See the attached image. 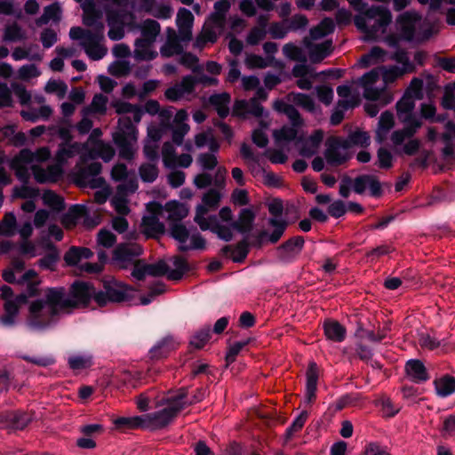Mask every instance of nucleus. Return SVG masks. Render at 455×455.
<instances>
[{
    "mask_svg": "<svg viewBox=\"0 0 455 455\" xmlns=\"http://www.w3.org/2000/svg\"><path fill=\"white\" fill-rule=\"evenodd\" d=\"M97 292L92 283L78 279L68 290L63 286L49 287L44 299L30 303L25 324L32 331H46L58 323L61 312L87 307L92 299L95 301Z\"/></svg>",
    "mask_w": 455,
    "mask_h": 455,
    "instance_id": "1",
    "label": "nucleus"
},
{
    "mask_svg": "<svg viewBox=\"0 0 455 455\" xmlns=\"http://www.w3.org/2000/svg\"><path fill=\"white\" fill-rule=\"evenodd\" d=\"M76 1L81 3L84 25L94 28V31L81 27H72L69 30V37L71 40L79 41L80 46L91 60H101L108 53V48L103 44L105 25L102 21V11L92 0Z\"/></svg>",
    "mask_w": 455,
    "mask_h": 455,
    "instance_id": "2",
    "label": "nucleus"
},
{
    "mask_svg": "<svg viewBox=\"0 0 455 455\" xmlns=\"http://www.w3.org/2000/svg\"><path fill=\"white\" fill-rule=\"evenodd\" d=\"M188 258H159L156 262L148 263L141 258H112L116 265L123 268L131 266V275L138 281L147 276L163 277L170 281H180L184 275L192 270Z\"/></svg>",
    "mask_w": 455,
    "mask_h": 455,
    "instance_id": "3",
    "label": "nucleus"
},
{
    "mask_svg": "<svg viewBox=\"0 0 455 455\" xmlns=\"http://www.w3.org/2000/svg\"><path fill=\"white\" fill-rule=\"evenodd\" d=\"M269 213L272 215L267 220V225L273 228L271 233L267 230H260L257 235L246 236L236 244L226 245L223 247L224 253H230V256H247L251 248L259 249L270 243H276L283 236L287 221L282 219L283 206L281 200L275 199L267 204Z\"/></svg>",
    "mask_w": 455,
    "mask_h": 455,
    "instance_id": "4",
    "label": "nucleus"
},
{
    "mask_svg": "<svg viewBox=\"0 0 455 455\" xmlns=\"http://www.w3.org/2000/svg\"><path fill=\"white\" fill-rule=\"evenodd\" d=\"M223 195L220 188H210L202 196V202L196 207L194 221L198 225L202 231L210 230L217 236L226 242H229L234 237V233L230 227L221 224L217 215H210L211 211L219 208Z\"/></svg>",
    "mask_w": 455,
    "mask_h": 455,
    "instance_id": "5",
    "label": "nucleus"
},
{
    "mask_svg": "<svg viewBox=\"0 0 455 455\" xmlns=\"http://www.w3.org/2000/svg\"><path fill=\"white\" fill-rule=\"evenodd\" d=\"M391 22V12L382 5H368L354 17V23L363 33L364 40H377L387 32Z\"/></svg>",
    "mask_w": 455,
    "mask_h": 455,
    "instance_id": "6",
    "label": "nucleus"
},
{
    "mask_svg": "<svg viewBox=\"0 0 455 455\" xmlns=\"http://www.w3.org/2000/svg\"><path fill=\"white\" fill-rule=\"evenodd\" d=\"M118 126L119 131L114 134L113 140L118 148L119 156L130 161L137 151L138 131L129 116L119 118Z\"/></svg>",
    "mask_w": 455,
    "mask_h": 455,
    "instance_id": "7",
    "label": "nucleus"
},
{
    "mask_svg": "<svg viewBox=\"0 0 455 455\" xmlns=\"http://www.w3.org/2000/svg\"><path fill=\"white\" fill-rule=\"evenodd\" d=\"M106 20L109 29L108 36L112 41H119L125 36L124 28L135 31L137 20L133 12L126 10H116L105 5Z\"/></svg>",
    "mask_w": 455,
    "mask_h": 455,
    "instance_id": "8",
    "label": "nucleus"
},
{
    "mask_svg": "<svg viewBox=\"0 0 455 455\" xmlns=\"http://www.w3.org/2000/svg\"><path fill=\"white\" fill-rule=\"evenodd\" d=\"M134 289L115 279L103 281V291H98L95 302L99 307H104L108 302L121 303L131 301Z\"/></svg>",
    "mask_w": 455,
    "mask_h": 455,
    "instance_id": "9",
    "label": "nucleus"
},
{
    "mask_svg": "<svg viewBox=\"0 0 455 455\" xmlns=\"http://www.w3.org/2000/svg\"><path fill=\"white\" fill-rule=\"evenodd\" d=\"M421 21V17L415 12H405L396 19V29L400 38L405 41H426L433 35L431 28L426 29L423 33L416 34V28Z\"/></svg>",
    "mask_w": 455,
    "mask_h": 455,
    "instance_id": "10",
    "label": "nucleus"
},
{
    "mask_svg": "<svg viewBox=\"0 0 455 455\" xmlns=\"http://www.w3.org/2000/svg\"><path fill=\"white\" fill-rule=\"evenodd\" d=\"M86 162L87 161H83L81 156L80 161L76 164L72 173L75 183L84 188H101L104 184V179L99 176L102 170L101 164L92 162L85 165Z\"/></svg>",
    "mask_w": 455,
    "mask_h": 455,
    "instance_id": "11",
    "label": "nucleus"
},
{
    "mask_svg": "<svg viewBox=\"0 0 455 455\" xmlns=\"http://www.w3.org/2000/svg\"><path fill=\"white\" fill-rule=\"evenodd\" d=\"M379 81V70L371 69L360 78V84L363 89V97L373 101H379L380 105L386 106L393 100V94L382 84L377 86Z\"/></svg>",
    "mask_w": 455,
    "mask_h": 455,
    "instance_id": "12",
    "label": "nucleus"
},
{
    "mask_svg": "<svg viewBox=\"0 0 455 455\" xmlns=\"http://www.w3.org/2000/svg\"><path fill=\"white\" fill-rule=\"evenodd\" d=\"M148 215L142 218L140 232L147 239H159L166 231L165 225L160 221L163 216V206L158 203L148 205Z\"/></svg>",
    "mask_w": 455,
    "mask_h": 455,
    "instance_id": "13",
    "label": "nucleus"
},
{
    "mask_svg": "<svg viewBox=\"0 0 455 455\" xmlns=\"http://www.w3.org/2000/svg\"><path fill=\"white\" fill-rule=\"evenodd\" d=\"M171 235L180 243V248L183 251H204L206 248V240L198 232L189 235V231L181 222L170 225Z\"/></svg>",
    "mask_w": 455,
    "mask_h": 455,
    "instance_id": "14",
    "label": "nucleus"
},
{
    "mask_svg": "<svg viewBox=\"0 0 455 455\" xmlns=\"http://www.w3.org/2000/svg\"><path fill=\"white\" fill-rule=\"evenodd\" d=\"M323 155L327 163L334 166L341 165L351 158L349 148L344 139L336 136L326 140Z\"/></svg>",
    "mask_w": 455,
    "mask_h": 455,
    "instance_id": "15",
    "label": "nucleus"
},
{
    "mask_svg": "<svg viewBox=\"0 0 455 455\" xmlns=\"http://www.w3.org/2000/svg\"><path fill=\"white\" fill-rule=\"evenodd\" d=\"M29 298L21 291L12 300L4 304V314L0 316V324L4 327L12 328L16 324V317L19 315L20 307L28 302Z\"/></svg>",
    "mask_w": 455,
    "mask_h": 455,
    "instance_id": "16",
    "label": "nucleus"
},
{
    "mask_svg": "<svg viewBox=\"0 0 455 455\" xmlns=\"http://www.w3.org/2000/svg\"><path fill=\"white\" fill-rule=\"evenodd\" d=\"M196 84V77L193 76H186L180 83L169 87L164 92V96L168 100L172 102L188 99V96L195 92Z\"/></svg>",
    "mask_w": 455,
    "mask_h": 455,
    "instance_id": "17",
    "label": "nucleus"
},
{
    "mask_svg": "<svg viewBox=\"0 0 455 455\" xmlns=\"http://www.w3.org/2000/svg\"><path fill=\"white\" fill-rule=\"evenodd\" d=\"M225 24L208 18L204 22L201 33L194 43L196 48L203 49L207 43H215L219 36L223 32Z\"/></svg>",
    "mask_w": 455,
    "mask_h": 455,
    "instance_id": "18",
    "label": "nucleus"
},
{
    "mask_svg": "<svg viewBox=\"0 0 455 455\" xmlns=\"http://www.w3.org/2000/svg\"><path fill=\"white\" fill-rule=\"evenodd\" d=\"M353 189L356 194L362 195L369 189L371 196L379 197L382 195V188L379 179L374 175L363 174L353 180Z\"/></svg>",
    "mask_w": 455,
    "mask_h": 455,
    "instance_id": "19",
    "label": "nucleus"
},
{
    "mask_svg": "<svg viewBox=\"0 0 455 455\" xmlns=\"http://www.w3.org/2000/svg\"><path fill=\"white\" fill-rule=\"evenodd\" d=\"M33 419L30 413L22 411H4L0 412V424L16 430L24 429Z\"/></svg>",
    "mask_w": 455,
    "mask_h": 455,
    "instance_id": "20",
    "label": "nucleus"
},
{
    "mask_svg": "<svg viewBox=\"0 0 455 455\" xmlns=\"http://www.w3.org/2000/svg\"><path fill=\"white\" fill-rule=\"evenodd\" d=\"M323 140V132L315 130L309 137L303 138L302 134L298 138L296 145L300 156L311 157L315 155Z\"/></svg>",
    "mask_w": 455,
    "mask_h": 455,
    "instance_id": "21",
    "label": "nucleus"
},
{
    "mask_svg": "<svg viewBox=\"0 0 455 455\" xmlns=\"http://www.w3.org/2000/svg\"><path fill=\"white\" fill-rule=\"evenodd\" d=\"M145 421L144 429H161L167 427L176 417L173 411L165 407L153 413L142 415Z\"/></svg>",
    "mask_w": 455,
    "mask_h": 455,
    "instance_id": "22",
    "label": "nucleus"
},
{
    "mask_svg": "<svg viewBox=\"0 0 455 455\" xmlns=\"http://www.w3.org/2000/svg\"><path fill=\"white\" fill-rule=\"evenodd\" d=\"M136 189L137 184L132 181L117 186V194L111 199V204L119 215L126 216L130 213L131 210L125 196L128 193H133Z\"/></svg>",
    "mask_w": 455,
    "mask_h": 455,
    "instance_id": "23",
    "label": "nucleus"
},
{
    "mask_svg": "<svg viewBox=\"0 0 455 455\" xmlns=\"http://www.w3.org/2000/svg\"><path fill=\"white\" fill-rule=\"evenodd\" d=\"M31 171L34 179L40 184L56 182L62 176V168L59 164H51L46 169L38 164H33Z\"/></svg>",
    "mask_w": 455,
    "mask_h": 455,
    "instance_id": "24",
    "label": "nucleus"
},
{
    "mask_svg": "<svg viewBox=\"0 0 455 455\" xmlns=\"http://www.w3.org/2000/svg\"><path fill=\"white\" fill-rule=\"evenodd\" d=\"M31 156L28 149H22L10 161V168L14 171L16 177L23 183L28 182L30 174L28 164H31L28 159Z\"/></svg>",
    "mask_w": 455,
    "mask_h": 455,
    "instance_id": "25",
    "label": "nucleus"
},
{
    "mask_svg": "<svg viewBox=\"0 0 455 455\" xmlns=\"http://www.w3.org/2000/svg\"><path fill=\"white\" fill-rule=\"evenodd\" d=\"M115 156V149L109 143L103 140L95 141L88 151L82 155L83 161L94 160L101 158L105 162H109Z\"/></svg>",
    "mask_w": 455,
    "mask_h": 455,
    "instance_id": "26",
    "label": "nucleus"
},
{
    "mask_svg": "<svg viewBox=\"0 0 455 455\" xmlns=\"http://www.w3.org/2000/svg\"><path fill=\"white\" fill-rule=\"evenodd\" d=\"M193 22L194 16L189 10L186 8H180L178 11L176 24L180 40L183 42H188L192 39Z\"/></svg>",
    "mask_w": 455,
    "mask_h": 455,
    "instance_id": "27",
    "label": "nucleus"
},
{
    "mask_svg": "<svg viewBox=\"0 0 455 455\" xmlns=\"http://www.w3.org/2000/svg\"><path fill=\"white\" fill-rule=\"evenodd\" d=\"M404 370L408 378L416 384L425 383L430 379L426 366L419 359L408 360Z\"/></svg>",
    "mask_w": 455,
    "mask_h": 455,
    "instance_id": "28",
    "label": "nucleus"
},
{
    "mask_svg": "<svg viewBox=\"0 0 455 455\" xmlns=\"http://www.w3.org/2000/svg\"><path fill=\"white\" fill-rule=\"evenodd\" d=\"M180 41V35H177L173 28H168L166 29V41L160 48L162 57L170 58L181 54L183 52V46Z\"/></svg>",
    "mask_w": 455,
    "mask_h": 455,
    "instance_id": "29",
    "label": "nucleus"
},
{
    "mask_svg": "<svg viewBox=\"0 0 455 455\" xmlns=\"http://www.w3.org/2000/svg\"><path fill=\"white\" fill-rule=\"evenodd\" d=\"M415 102L411 96H403L395 104L396 115L402 124L412 123L413 120H421L414 113Z\"/></svg>",
    "mask_w": 455,
    "mask_h": 455,
    "instance_id": "30",
    "label": "nucleus"
},
{
    "mask_svg": "<svg viewBox=\"0 0 455 455\" xmlns=\"http://www.w3.org/2000/svg\"><path fill=\"white\" fill-rule=\"evenodd\" d=\"M263 107L256 98H251L249 100H236L233 108V114L240 116L251 115L256 117H260L263 115Z\"/></svg>",
    "mask_w": 455,
    "mask_h": 455,
    "instance_id": "31",
    "label": "nucleus"
},
{
    "mask_svg": "<svg viewBox=\"0 0 455 455\" xmlns=\"http://www.w3.org/2000/svg\"><path fill=\"white\" fill-rule=\"evenodd\" d=\"M255 220V213L249 208H243L239 212L237 219L231 223L226 225L231 228V231L236 230L241 234H248L252 230Z\"/></svg>",
    "mask_w": 455,
    "mask_h": 455,
    "instance_id": "32",
    "label": "nucleus"
},
{
    "mask_svg": "<svg viewBox=\"0 0 455 455\" xmlns=\"http://www.w3.org/2000/svg\"><path fill=\"white\" fill-rule=\"evenodd\" d=\"M68 266L77 267L82 273L99 274L100 273L106 263L110 258H98V262H83L84 258H63Z\"/></svg>",
    "mask_w": 455,
    "mask_h": 455,
    "instance_id": "33",
    "label": "nucleus"
},
{
    "mask_svg": "<svg viewBox=\"0 0 455 455\" xmlns=\"http://www.w3.org/2000/svg\"><path fill=\"white\" fill-rule=\"evenodd\" d=\"M403 124V128L394 131L390 135V140L394 146H400L407 139L410 140L412 138L422 126V121L413 120L412 123H407Z\"/></svg>",
    "mask_w": 455,
    "mask_h": 455,
    "instance_id": "34",
    "label": "nucleus"
},
{
    "mask_svg": "<svg viewBox=\"0 0 455 455\" xmlns=\"http://www.w3.org/2000/svg\"><path fill=\"white\" fill-rule=\"evenodd\" d=\"M395 127V116L394 114L388 110L381 113L378 125L375 131V140L379 143H383L390 132Z\"/></svg>",
    "mask_w": 455,
    "mask_h": 455,
    "instance_id": "35",
    "label": "nucleus"
},
{
    "mask_svg": "<svg viewBox=\"0 0 455 455\" xmlns=\"http://www.w3.org/2000/svg\"><path fill=\"white\" fill-rule=\"evenodd\" d=\"M164 211L168 213L167 220L171 225L172 223H179L185 219L189 213V206L178 201H171L163 206Z\"/></svg>",
    "mask_w": 455,
    "mask_h": 455,
    "instance_id": "36",
    "label": "nucleus"
},
{
    "mask_svg": "<svg viewBox=\"0 0 455 455\" xmlns=\"http://www.w3.org/2000/svg\"><path fill=\"white\" fill-rule=\"evenodd\" d=\"M323 329L327 339L340 343L347 337V329L339 322L336 320L327 319L323 322Z\"/></svg>",
    "mask_w": 455,
    "mask_h": 455,
    "instance_id": "37",
    "label": "nucleus"
},
{
    "mask_svg": "<svg viewBox=\"0 0 455 455\" xmlns=\"http://www.w3.org/2000/svg\"><path fill=\"white\" fill-rule=\"evenodd\" d=\"M306 376V400L310 403L315 399L317 390L318 367L315 362L309 363Z\"/></svg>",
    "mask_w": 455,
    "mask_h": 455,
    "instance_id": "38",
    "label": "nucleus"
},
{
    "mask_svg": "<svg viewBox=\"0 0 455 455\" xmlns=\"http://www.w3.org/2000/svg\"><path fill=\"white\" fill-rule=\"evenodd\" d=\"M154 42L148 39L138 38L134 44L133 56L139 60H151L157 56V52L151 49Z\"/></svg>",
    "mask_w": 455,
    "mask_h": 455,
    "instance_id": "39",
    "label": "nucleus"
},
{
    "mask_svg": "<svg viewBox=\"0 0 455 455\" xmlns=\"http://www.w3.org/2000/svg\"><path fill=\"white\" fill-rule=\"evenodd\" d=\"M299 129L293 125H283L281 129L275 130L273 132L275 142L281 145L293 140L297 141L301 135Z\"/></svg>",
    "mask_w": 455,
    "mask_h": 455,
    "instance_id": "40",
    "label": "nucleus"
},
{
    "mask_svg": "<svg viewBox=\"0 0 455 455\" xmlns=\"http://www.w3.org/2000/svg\"><path fill=\"white\" fill-rule=\"evenodd\" d=\"M108 102V99L107 96L101 93H97L93 96L90 105L85 106L82 109L84 110V115H91L93 116H104L107 113Z\"/></svg>",
    "mask_w": 455,
    "mask_h": 455,
    "instance_id": "41",
    "label": "nucleus"
},
{
    "mask_svg": "<svg viewBox=\"0 0 455 455\" xmlns=\"http://www.w3.org/2000/svg\"><path fill=\"white\" fill-rule=\"evenodd\" d=\"M275 108L288 116L291 125L297 126L299 128H301L304 125V121L294 106L287 104L283 100H276L275 102Z\"/></svg>",
    "mask_w": 455,
    "mask_h": 455,
    "instance_id": "42",
    "label": "nucleus"
},
{
    "mask_svg": "<svg viewBox=\"0 0 455 455\" xmlns=\"http://www.w3.org/2000/svg\"><path fill=\"white\" fill-rule=\"evenodd\" d=\"M135 30H140L143 39L155 42L161 32V26L156 20L147 19L140 24L137 22Z\"/></svg>",
    "mask_w": 455,
    "mask_h": 455,
    "instance_id": "43",
    "label": "nucleus"
},
{
    "mask_svg": "<svg viewBox=\"0 0 455 455\" xmlns=\"http://www.w3.org/2000/svg\"><path fill=\"white\" fill-rule=\"evenodd\" d=\"M435 388L437 395L447 397L455 392V378L445 374L434 380Z\"/></svg>",
    "mask_w": 455,
    "mask_h": 455,
    "instance_id": "44",
    "label": "nucleus"
},
{
    "mask_svg": "<svg viewBox=\"0 0 455 455\" xmlns=\"http://www.w3.org/2000/svg\"><path fill=\"white\" fill-rule=\"evenodd\" d=\"M309 58L313 63H319L332 52V43L326 40L321 44L309 47Z\"/></svg>",
    "mask_w": 455,
    "mask_h": 455,
    "instance_id": "45",
    "label": "nucleus"
},
{
    "mask_svg": "<svg viewBox=\"0 0 455 455\" xmlns=\"http://www.w3.org/2000/svg\"><path fill=\"white\" fill-rule=\"evenodd\" d=\"M230 100L231 97L227 92L213 94L209 98L210 104L214 107L218 115L221 118H224L228 115V104L230 103Z\"/></svg>",
    "mask_w": 455,
    "mask_h": 455,
    "instance_id": "46",
    "label": "nucleus"
},
{
    "mask_svg": "<svg viewBox=\"0 0 455 455\" xmlns=\"http://www.w3.org/2000/svg\"><path fill=\"white\" fill-rule=\"evenodd\" d=\"M85 213L86 208L84 205L75 204L62 216L61 223L66 228H72Z\"/></svg>",
    "mask_w": 455,
    "mask_h": 455,
    "instance_id": "47",
    "label": "nucleus"
},
{
    "mask_svg": "<svg viewBox=\"0 0 455 455\" xmlns=\"http://www.w3.org/2000/svg\"><path fill=\"white\" fill-rule=\"evenodd\" d=\"M174 342L172 337H165L158 341L150 350L151 359H160L167 356V355L174 349Z\"/></svg>",
    "mask_w": 455,
    "mask_h": 455,
    "instance_id": "48",
    "label": "nucleus"
},
{
    "mask_svg": "<svg viewBox=\"0 0 455 455\" xmlns=\"http://www.w3.org/2000/svg\"><path fill=\"white\" fill-rule=\"evenodd\" d=\"M116 112L119 115L131 114L134 123H140L143 115L142 109L137 106L125 101L113 103Z\"/></svg>",
    "mask_w": 455,
    "mask_h": 455,
    "instance_id": "49",
    "label": "nucleus"
},
{
    "mask_svg": "<svg viewBox=\"0 0 455 455\" xmlns=\"http://www.w3.org/2000/svg\"><path fill=\"white\" fill-rule=\"evenodd\" d=\"M212 338L210 325H204L195 331L189 339V346L196 349H202Z\"/></svg>",
    "mask_w": 455,
    "mask_h": 455,
    "instance_id": "50",
    "label": "nucleus"
},
{
    "mask_svg": "<svg viewBox=\"0 0 455 455\" xmlns=\"http://www.w3.org/2000/svg\"><path fill=\"white\" fill-rule=\"evenodd\" d=\"M143 416L135 417H119L115 419L114 424L116 428L122 430L137 429L145 427Z\"/></svg>",
    "mask_w": 455,
    "mask_h": 455,
    "instance_id": "51",
    "label": "nucleus"
},
{
    "mask_svg": "<svg viewBox=\"0 0 455 455\" xmlns=\"http://www.w3.org/2000/svg\"><path fill=\"white\" fill-rule=\"evenodd\" d=\"M304 245V239L301 236L292 237L277 248L281 255L299 254Z\"/></svg>",
    "mask_w": 455,
    "mask_h": 455,
    "instance_id": "52",
    "label": "nucleus"
},
{
    "mask_svg": "<svg viewBox=\"0 0 455 455\" xmlns=\"http://www.w3.org/2000/svg\"><path fill=\"white\" fill-rule=\"evenodd\" d=\"M379 70V76H382L383 83L382 85L387 88V85L390 83L395 82L397 78L401 77L404 73L405 69H402L396 66L391 67H379L376 68Z\"/></svg>",
    "mask_w": 455,
    "mask_h": 455,
    "instance_id": "53",
    "label": "nucleus"
},
{
    "mask_svg": "<svg viewBox=\"0 0 455 455\" xmlns=\"http://www.w3.org/2000/svg\"><path fill=\"white\" fill-rule=\"evenodd\" d=\"M61 9L58 3L46 6L44 13L36 20L37 26L47 24L51 20H60Z\"/></svg>",
    "mask_w": 455,
    "mask_h": 455,
    "instance_id": "54",
    "label": "nucleus"
},
{
    "mask_svg": "<svg viewBox=\"0 0 455 455\" xmlns=\"http://www.w3.org/2000/svg\"><path fill=\"white\" fill-rule=\"evenodd\" d=\"M344 140L349 148L353 146L365 148L370 145L371 138L367 132L358 130L349 133Z\"/></svg>",
    "mask_w": 455,
    "mask_h": 455,
    "instance_id": "55",
    "label": "nucleus"
},
{
    "mask_svg": "<svg viewBox=\"0 0 455 455\" xmlns=\"http://www.w3.org/2000/svg\"><path fill=\"white\" fill-rule=\"evenodd\" d=\"M143 253V248L137 243H124L119 244L115 251L114 256H140Z\"/></svg>",
    "mask_w": 455,
    "mask_h": 455,
    "instance_id": "56",
    "label": "nucleus"
},
{
    "mask_svg": "<svg viewBox=\"0 0 455 455\" xmlns=\"http://www.w3.org/2000/svg\"><path fill=\"white\" fill-rule=\"evenodd\" d=\"M78 150L79 145L77 143L61 146L55 156L57 161L56 164H59L61 167V164L66 163L69 158L74 157Z\"/></svg>",
    "mask_w": 455,
    "mask_h": 455,
    "instance_id": "57",
    "label": "nucleus"
},
{
    "mask_svg": "<svg viewBox=\"0 0 455 455\" xmlns=\"http://www.w3.org/2000/svg\"><path fill=\"white\" fill-rule=\"evenodd\" d=\"M308 418V412L302 411L291 422V424L285 430L286 439H291L296 433L299 432L304 427Z\"/></svg>",
    "mask_w": 455,
    "mask_h": 455,
    "instance_id": "58",
    "label": "nucleus"
},
{
    "mask_svg": "<svg viewBox=\"0 0 455 455\" xmlns=\"http://www.w3.org/2000/svg\"><path fill=\"white\" fill-rule=\"evenodd\" d=\"M68 363L73 371L86 369L92 365V356L90 355H72L68 358Z\"/></svg>",
    "mask_w": 455,
    "mask_h": 455,
    "instance_id": "59",
    "label": "nucleus"
},
{
    "mask_svg": "<svg viewBox=\"0 0 455 455\" xmlns=\"http://www.w3.org/2000/svg\"><path fill=\"white\" fill-rule=\"evenodd\" d=\"M283 55L291 60L307 62V56L302 49L292 43H288L283 47Z\"/></svg>",
    "mask_w": 455,
    "mask_h": 455,
    "instance_id": "60",
    "label": "nucleus"
},
{
    "mask_svg": "<svg viewBox=\"0 0 455 455\" xmlns=\"http://www.w3.org/2000/svg\"><path fill=\"white\" fill-rule=\"evenodd\" d=\"M17 220L12 212H6L0 221V229L4 236H12L16 233Z\"/></svg>",
    "mask_w": 455,
    "mask_h": 455,
    "instance_id": "61",
    "label": "nucleus"
},
{
    "mask_svg": "<svg viewBox=\"0 0 455 455\" xmlns=\"http://www.w3.org/2000/svg\"><path fill=\"white\" fill-rule=\"evenodd\" d=\"M288 97L295 105L299 106L307 111H314L315 102L309 95L300 92H291Z\"/></svg>",
    "mask_w": 455,
    "mask_h": 455,
    "instance_id": "62",
    "label": "nucleus"
},
{
    "mask_svg": "<svg viewBox=\"0 0 455 455\" xmlns=\"http://www.w3.org/2000/svg\"><path fill=\"white\" fill-rule=\"evenodd\" d=\"M43 201L44 204L57 212H60L65 208L63 198L52 190H46L43 194Z\"/></svg>",
    "mask_w": 455,
    "mask_h": 455,
    "instance_id": "63",
    "label": "nucleus"
},
{
    "mask_svg": "<svg viewBox=\"0 0 455 455\" xmlns=\"http://www.w3.org/2000/svg\"><path fill=\"white\" fill-rule=\"evenodd\" d=\"M26 38V33L17 23L8 25L4 29V39L10 42L21 41Z\"/></svg>",
    "mask_w": 455,
    "mask_h": 455,
    "instance_id": "64",
    "label": "nucleus"
}]
</instances>
